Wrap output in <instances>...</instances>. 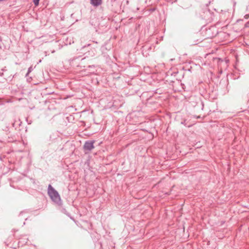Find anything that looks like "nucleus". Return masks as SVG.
<instances>
[{
  "instance_id": "3",
  "label": "nucleus",
  "mask_w": 249,
  "mask_h": 249,
  "mask_svg": "<svg viewBox=\"0 0 249 249\" xmlns=\"http://www.w3.org/2000/svg\"><path fill=\"white\" fill-rule=\"evenodd\" d=\"M102 0H91V3L94 6H98L101 3Z\"/></svg>"
},
{
  "instance_id": "2",
  "label": "nucleus",
  "mask_w": 249,
  "mask_h": 249,
  "mask_svg": "<svg viewBox=\"0 0 249 249\" xmlns=\"http://www.w3.org/2000/svg\"><path fill=\"white\" fill-rule=\"evenodd\" d=\"M94 142L90 141L86 142L84 145V148L85 150H91L94 148L93 145Z\"/></svg>"
},
{
  "instance_id": "4",
  "label": "nucleus",
  "mask_w": 249,
  "mask_h": 249,
  "mask_svg": "<svg viewBox=\"0 0 249 249\" xmlns=\"http://www.w3.org/2000/svg\"><path fill=\"white\" fill-rule=\"evenodd\" d=\"M39 0H33V2L36 6H37L39 3Z\"/></svg>"
},
{
  "instance_id": "1",
  "label": "nucleus",
  "mask_w": 249,
  "mask_h": 249,
  "mask_svg": "<svg viewBox=\"0 0 249 249\" xmlns=\"http://www.w3.org/2000/svg\"><path fill=\"white\" fill-rule=\"evenodd\" d=\"M48 193L51 199L55 203L60 205L61 198L58 192L54 189L49 185L48 187Z\"/></svg>"
}]
</instances>
